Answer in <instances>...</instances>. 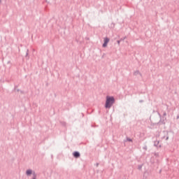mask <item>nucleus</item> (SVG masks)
<instances>
[{"instance_id":"obj_2","label":"nucleus","mask_w":179,"mask_h":179,"mask_svg":"<svg viewBox=\"0 0 179 179\" xmlns=\"http://www.w3.org/2000/svg\"><path fill=\"white\" fill-rule=\"evenodd\" d=\"M103 41L104 43L103 44V48H106L108 46V43L110 42V39L108 38H105Z\"/></svg>"},{"instance_id":"obj_4","label":"nucleus","mask_w":179,"mask_h":179,"mask_svg":"<svg viewBox=\"0 0 179 179\" xmlns=\"http://www.w3.org/2000/svg\"><path fill=\"white\" fill-rule=\"evenodd\" d=\"M31 173H32V171H31V170H30V169L27 170L26 174H27V176H30V175H31Z\"/></svg>"},{"instance_id":"obj_3","label":"nucleus","mask_w":179,"mask_h":179,"mask_svg":"<svg viewBox=\"0 0 179 179\" xmlns=\"http://www.w3.org/2000/svg\"><path fill=\"white\" fill-rule=\"evenodd\" d=\"M73 157H74L75 158H78V157H80V152H74L73 153Z\"/></svg>"},{"instance_id":"obj_1","label":"nucleus","mask_w":179,"mask_h":179,"mask_svg":"<svg viewBox=\"0 0 179 179\" xmlns=\"http://www.w3.org/2000/svg\"><path fill=\"white\" fill-rule=\"evenodd\" d=\"M114 103H115L114 97L107 96L105 108H110Z\"/></svg>"},{"instance_id":"obj_5","label":"nucleus","mask_w":179,"mask_h":179,"mask_svg":"<svg viewBox=\"0 0 179 179\" xmlns=\"http://www.w3.org/2000/svg\"><path fill=\"white\" fill-rule=\"evenodd\" d=\"M34 179H36V178H34Z\"/></svg>"}]
</instances>
